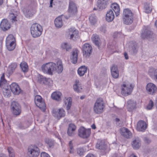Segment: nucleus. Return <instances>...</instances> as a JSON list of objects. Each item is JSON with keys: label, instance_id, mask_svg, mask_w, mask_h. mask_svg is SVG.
<instances>
[{"label": "nucleus", "instance_id": "1", "mask_svg": "<svg viewBox=\"0 0 157 157\" xmlns=\"http://www.w3.org/2000/svg\"><path fill=\"white\" fill-rule=\"evenodd\" d=\"M42 31L41 26L37 23L33 24L30 28L31 34L34 38L40 36L42 34Z\"/></svg>", "mask_w": 157, "mask_h": 157}, {"label": "nucleus", "instance_id": "2", "mask_svg": "<svg viewBox=\"0 0 157 157\" xmlns=\"http://www.w3.org/2000/svg\"><path fill=\"white\" fill-rule=\"evenodd\" d=\"M134 86L132 83H124L121 86V93L122 95L127 96L131 94Z\"/></svg>", "mask_w": 157, "mask_h": 157}, {"label": "nucleus", "instance_id": "3", "mask_svg": "<svg viewBox=\"0 0 157 157\" xmlns=\"http://www.w3.org/2000/svg\"><path fill=\"white\" fill-rule=\"evenodd\" d=\"M105 107L104 103L102 98H98L94 106V112L97 114H100L103 111Z\"/></svg>", "mask_w": 157, "mask_h": 157}, {"label": "nucleus", "instance_id": "4", "mask_svg": "<svg viewBox=\"0 0 157 157\" xmlns=\"http://www.w3.org/2000/svg\"><path fill=\"white\" fill-rule=\"evenodd\" d=\"M56 63L52 62H49L43 64L41 67L42 71L45 73L50 75H53V72L55 70V67Z\"/></svg>", "mask_w": 157, "mask_h": 157}, {"label": "nucleus", "instance_id": "5", "mask_svg": "<svg viewBox=\"0 0 157 157\" xmlns=\"http://www.w3.org/2000/svg\"><path fill=\"white\" fill-rule=\"evenodd\" d=\"M6 80L4 77L2 76L0 80V86H2V91L4 95L6 97H9L10 95V89L9 86L7 83H5Z\"/></svg>", "mask_w": 157, "mask_h": 157}, {"label": "nucleus", "instance_id": "6", "mask_svg": "<svg viewBox=\"0 0 157 157\" xmlns=\"http://www.w3.org/2000/svg\"><path fill=\"white\" fill-rule=\"evenodd\" d=\"M10 109L12 114L16 116L20 115L21 112V107L20 104L17 102L13 101L12 102Z\"/></svg>", "mask_w": 157, "mask_h": 157}, {"label": "nucleus", "instance_id": "7", "mask_svg": "<svg viewBox=\"0 0 157 157\" xmlns=\"http://www.w3.org/2000/svg\"><path fill=\"white\" fill-rule=\"evenodd\" d=\"M28 154L30 157H37L39 155V148L35 145H31L28 148Z\"/></svg>", "mask_w": 157, "mask_h": 157}, {"label": "nucleus", "instance_id": "8", "mask_svg": "<svg viewBox=\"0 0 157 157\" xmlns=\"http://www.w3.org/2000/svg\"><path fill=\"white\" fill-rule=\"evenodd\" d=\"M82 50L83 56L88 58L90 56L92 53V48L89 44L85 43L83 45Z\"/></svg>", "mask_w": 157, "mask_h": 157}, {"label": "nucleus", "instance_id": "9", "mask_svg": "<svg viewBox=\"0 0 157 157\" xmlns=\"http://www.w3.org/2000/svg\"><path fill=\"white\" fill-rule=\"evenodd\" d=\"M35 103L36 105L43 111L45 109L46 105L42 97L39 95H36L34 98Z\"/></svg>", "mask_w": 157, "mask_h": 157}, {"label": "nucleus", "instance_id": "10", "mask_svg": "<svg viewBox=\"0 0 157 157\" xmlns=\"http://www.w3.org/2000/svg\"><path fill=\"white\" fill-rule=\"evenodd\" d=\"M78 135L82 137H88L91 134L90 129H86L83 126H81L78 129Z\"/></svg>", "mask_w": 157, "mask_h": 157}, {"label": "nucleus", "instance_id": "11", "mask_svg": "<svg viewBox=\"0 0 157 157\" xmlns=\"http://www.w3.org/2000/svg\"><path fill=\"white\" fill-rule=\"evenodd\" d=\"M53 115L58 120L65 116V112L63 108L57 110L53 109L52 111Z\"/></svg>", "mask_w": 157, "mask_h": 157}, {"label": "nucleus", "instance_id": "12", "mask_svg": "<svg viewBox=\"0 0 157 157\" xmlns=\"http://www.w3.org/2000/svg\"><path fill=\"white\" fill-rule=\"evenodd\" d=\"M153 32L148 27H145L141 33V37L143 39H149L152 36Z\"/></svg>", "mask_w": 157, "mask_h": 157}, {"label": "nucleus", "instance_id": "13", "mask_svg": "<svg viewBox=\"0 0 157 157\" xmlns=\"http://www.w3.org/2000/svg\"><path fill=\"white\" fill-rule=\"evenodd\" d=\"M146 89L149 94L153 95L157 92V87L154 84L150 83L147 84Z\"/></svg>", "mask_w": 157, "mask_h": 157}, {"label": "nucleus", "instance_id": "14", "mask_svg": "<svg viewBox=\"0 0 157 157\" xmlns=\"http://www.w3.org/2000/svg\"><path fill=\"white\" fill-rule=\"evenodd\" d=\"M11 91L15 95H18L21 91V89L17 84L15 82L9 85Z\"/></svg>", "mask_w": 157, "mask_h": 157}, {"label": "nucleus", "instance_id": "15", "mask_svg": "<svg viewBox=\"0 0 157 157\" xmlns=\"http://www.w3.org/2000/svg\"><path fill=\"white\" fill-rule=\"evenodd\" d=\"M0 27L2 30L5 31L10 28V25L6 19H3L1 22Z\"/></svg>", "mask_w": 157, "mask_h": 157}, {"label": "nucleus", "instance_id": "16", "mask_svg": "<svg viewBox=\"0 0 157 157\" xmlns=\"http://www.w3.org/2000/svg\"><path fill=\"white\" fill-rule=\"evenodd\" d=\"M120 132L121 135L124 137L132 136V133L128 129L124 127L120 129Z\"/></svg>", "mask_w": 157, "mask_h": 157}, {"label": "nucleus", "instance_id": "17", "mask_svg": "<svg viewBox=\"0 0 157 157\" xmlns=\"http://www.w3.org/2000/svg\"><path fill=\"white\" fill-rule=\"evenodd\" d=\"M68 12L72 14H75L77 12V9L76 4L73 2H69Z\"/></svg>", "mask_w": 157, "mask_h": 157}, {"label": "nucleus", "instance_id": "18", "mask_svg": "<svg viewBox=\"0 0 157 157\" xmlns=\"http://www.w3.org/2000/svg\"><path fill=\"white\" fill-rule=\"evenodd\" d=\"M78 52L79 51L77 49L73 50L72 52V54L70 57V59L72 63L75 64L77 62Z\"/></svg>", "mask_w": 157, "mask_h": 157}, {"label": "nucleus", "instance_id": "19", "mask_svg": "<svg viewBox=\"0 0 157 157\" xmlns=\"http://www.w3.org/2000/svg\"><path fill=\"white\" fill-rule=\"evenodd\" d=\"M147 126L145 122L143 121H139L137 124L136 128L139 131H144L146 128Z\"/></svg>", "mask_w": 157, "mask_h": 157}, {"label": "nucleus", "instance_id": "20", "mask_svg": "<svg viewBox=\"0 0 157 157\" xmlns=\"http://www.w3.org/2000/svg\"><path fill=\"white\" fill-rule=\"evenodd\" d=\"M148 73L149 75L157 82V68H151L149 69Z\"/></svg>", "mask_w": 157, "mask_h": 157}, {"label": "nucleus", "instance_id": "21", "mask_svg": "<svg viewBox=\"0 0 157 157\" xmlns=\"http://www.w3.org/2000/svg\"><path fill=\"white\" fill-rule=\"evenodd\" d=\"M108 3V0H98V7L100 10L105 8Z\"/></svg>", "mask_w": 157, "mask_h": 157}, {"label": "nucleus", "instance_id": "22", "mask_svg": "<svg viewBox=\"0 0 157 157\" xmlns=\"http://www.w3.org/2000/svg\"><path fill=\"white\" fill-rule=\"evenodd\" d=\"M114 18V15L113 11L110 10L106 14L105 20L108 22L112 21Z\"/></svg>", "mask_w": 157, "mask_h": 157}, {"label": "nucleus", "instance_id": "23", "mask_svg": "<svg viewBox=\"0 0 157 157\" xmlns=\"http://www.w3.org/2000/svg\"><path fill=\"white\" fill-rule=\"evenodd\" d=\"M55 69L54 71H56L58 73H61L63 70V67L62 62L60 60H59L57 62V65L56 64V66L55 67Z\"/></svg>", "mask_w": 157, "mask_h": 157}, {"label": "nucleus", "instance_id": "24", "mask_svg": "<svg viewBox=\"0 0 157 157\" xmlns=\"http://www.w3.org/2000/svg\"><path fill=\"white\" fill-rule=\"evenodd\" d=\"M92 39L93 42L95 45L98 47L100 46L101 43L98 35L96 34H93L92 37Z\"/></svg>", "mask_w": 157, "mask_h": 157}, {"label": "nucleus", "instance_id": "25", "mask_svg": "<svg viewBox=\"0 0 157 157\" xmlns=\"http://www.w3.org/2000/svg\"><path fill=\"white\" fill-rule=\"evenodd\" d=\"M129 50L132 54L133 55L136 54L138 51L137 44L135 43H133L129 48Z\"/></svg>", "mask_w": 157, "mask_h": 157}, {"label": "nucleus", "instance_id": "26", "mask_svg": "<svg viewBox=\"0 0 157 157\" xmlns=\"http://www.w3.org/2000/svg\"><path fill=\"white\" fill-rule=\"evenodd\" d=\"M76 126L73 124H70L69 125V127L67 131V134L70 136H72L74 134V132L76 129Z\"/></svg>", "mask_w": 157, "mask_h": 157}, {"label": "nucleus", "instance_id": "27", "mask_svg": "<svg viewBox=\"0 0 157 157\" xmlns=\"http://www.w3.org/2000/svg\"><path fill=\"white\" fill-rule=\"evenodd\" d=\"M54 23L56 27L57 28L61 27L63 25V23L61 16H59L55 19Z\"/></svg>", "mask_w": 157, "mask_h": 157}, {"label": "nucleus", "instance_id": "28", "mask_svg": "<svg viewBox=\"0 0 157 157\" xmlns=\"http://www.w3.org/2000/svg\"><path fill=\"white\" fill-rule=\"evenodd\" d=\"M111 7L113 10H112L114 12L116 16H118L119 15L120 11L119 5L116 3H113L111 5Z\"/></svg>", "mask_w": 157, "mask_h": 157}, {"label": "nucleus", "instance_id": "29", "mask_svg": "<svg viewBox=\"0 0 157 157\" xmlns=\"http://www.w3.org/2000/svg\"><path fill=\"white\" fill-rule=\"evenodd\" d=\"M61 93L59 92H55L52 94L51 97L53 99L59 101L61 100Z\"/></svg>", "mask_w": 157, "mask_h": 157}, {"label": "nucleus", "instance_id": "30", "mask_svg": "<svg viewBox=\"0 0 157 157\" xmlns=\"http://www.w3.org/2000/svg\"><path fill=\"white\" fill-rule=\"evenodd\" d=\"M132 147L134 149H138L140 147L141 143L139 139H135L132 144Z\"/></svg>", "mask_w": 157, "mask_h": 157}, {"label": "nucleus", "instance_id": "31", "mask_svg": "<svg viewBox=\"0 0 157 157\" xmlns=\"http://www.w3.org/2000/svg\"><path fill=\"white\" fill-rule=\"evenodd\" d=\"M74 90L77 92H81L82 89L81 85L79 83L78 80H76L75 84L73 86Z\"/></svg>", "mask_w": 157, "mask_h": 157}, {"label": "nucleus", "instance_id": "32", "mask_svg": "<svg viewBox=\"0 0 157 157\" xmlns=\"http://www.w3.org/2000/svg\"><path fill=\"white\" fill-rule=\"evenodd\" d=\"M133 17V14L131 10L128 9H124L123 13V17H125L126 18L127 17Z\"/></svg>", "mask_w": 157, "mask_h": 157}, {"label": "nucleus", "instance_id": "33", "mask_svg": "<svg viewBox=\"0 0 157 157\" xmlns=\"http://www.w3.org/2000/svg\"><path fill=\"white\" fill-rule=\"evenodd\" d=\"M96 147L99 149H104L106 148V145L103 141L98 140Z\"/></svg>", "mask_w": 157, "mask_h": 157}, {"label": "nucleus", "instance_id": "34", "mask_svg": "<svg viewBox=\"0 0 157 157\" xmlns=\"http://www.w3.org/2000/svg\"><path fill=\"white\" fill-rule=\"evenodd\" d=\"M87 70V67L85 66H82L78 68V73L80 76H82L86 72Z\"/></svg>", "mask_w": 157, "mask_h": 157}, {"label": "nucleus", "instance_id": "35", "mask_svg": "<svg viewBox=\"0 0 157 157\" xmlns=\"http://www.w3.org/2000/svg\"><path fill=\"white\" fill-rule=\"evenodd\" d=\"M69 30V34L70 35V38L74 40V39L73 38L75 37V38L78 36V32L76 30H72L71 29H70Z\"/></svg>", "mask_w": 157, "mask_h": 157}, {"label": "nucleus", "instance_id": "36", "mask_svg": "<svg viewBox=\"0 0 157 157\" xmlns=\"http://www.w3.org/2000/svg\"><path fill=\"white\" fill-rule=\"evenodd\" d=\"M17 66V64L16 63H12L9 65L8 71L9 74H11L15 70Z\"/></svg>", "mask_w": 157, "mask_h": 157}, {"label": "nucleus", "instance_id": "37", "mask_svg": "<svg viewBox=\"0 0 157 157\" xmlns=\"http://www.w3.org/2000/svg\"><path fill=\"white\" fill-rule=\"evenodd\" d=\"M145 12L147 13H151L152 10V8L151 7V4L147 3H145L144 7Z\"/></svg>", "mask_w": 157, "mask_h": 157}, {"label": "nucleus", "instance_id": "38", "mask_svg": "<svg viewBox=\"0 0 157 157\" xmlns=\"http://www.w3.org/2000/svg\"><path fill=\"white\" fill-rule=\"evenodd\" d=\"M123 21L124 24L126 25H130L131 24L133 21V17H127L126 18L125 17H123Z\"/></svg>", "mask_w": 157, "mask_h": 157}, {"label": "nucleus", "instance_id": "39", "mask_svg": "<svg viewBox=\"0 0 157 157\" xmlns=\"http://www.w3.org/2000/svg\"><path fill=\"white\" fill-rule=\"evenodd\" d=\"M64 103L66 105V109L67 110L70 109L72 103V99L71 98L69 97L67 98L64 100Z\"/></svg>", "mask_w": 157, "mask_h": 157}, {"label": "nucleus", "instance_id": "40", "mask_svg": "<svg viewBox=\"0 0 157 157\" xmlns=\"http://www.w3.org/2000/svg\"><path fill=\"white\" fill-rule=\"evenodd\" d=\"M136 106V102L132 100H130L127 101V106L131 109H133Z\"/></svg>", "mask_w": 157, "mask_h": 157}, {"label": "nucleus", "instance_id": "41", "mask_svg": "<svg viewBox=\"0 0 157 157\" xmlns=\"http://www.w3.org/2000/svg\"><path fill=\"white\" fill-rule=\"evenodd\" d=\"M9 43H15V38L12 35H9L6 38V44Z\"/></svg>", "mask_w": 157, "mask_h": 157}, {"label": "nucleus", "instance_id": "42", "mask_svg": "<svg viewBox=\"0 0 157 157\" xmlns=\"http://www.w3.org/2000/svg\"><path fill=\"white\" fill-rule=\"evenodd\" d=\"M20 66L23 72H25L28 71V66L26 63L25 62H21L20 64Z\"/></svg>", "mask_w": 157, "mask_h": 157}, {"label": "nucleus", "instance_id": "43", "mask_svg": "<svg viewBox=\"0 0 157 157\" xmlns=\"http://www.w3.org/2000/svg\"><path fill=\"white\" fill-rule=\"evenodd\" d=\"M24 13L27 17H32L34 13L33 10L27 9L25 11H24Z\"/></svg>", "mask_w": 157, "mask_h": 157}, {"label": "nucleus", "instance_id": "44", "mask_svg": "<svg viewBox=\"0 0 157 157\" xmlns=\"http://www.w3.org/2000/svg\"><path fill=\"white\" fill-rule=\"evenodd\" d=\"M89 19L90 23L92 25H94L97 21L96 17L94 14H91L89 17Z\"/></svg>", "mask_w": 157, "mask_h": 157}, {"label": "nucleus", "instance_id": "45", "mask_svg": "<svg viewBox=\"0 0 157 157\" xmlns=\"http://www.w3.org/2000/svg\"><path fill=\"white\" fill-rule=\"evenodd\" d=\"M16 43H9L6 44V46L7 49L10 51L13 50L15 48Z\"/></svg>", "mask_w": 157, "mask_h": 157}, {"label": "nucleus", "instance_id": "46", "mask_svg": "<svg viewBox=\"0 0 157 157\" xmlns=\"http://www.w3.org/2000/svg\"><path fill=\"white\" fill-rule=\"evenodd\" d=\"M61 47L63 49H65L67 51H69L71 48V45L67 43H62L61 45Z\"/></svg>", "mask_w": 157, "mask_h": 157}, {"label": "nucleus", "instance_id": "47", "mask_svg": "<svg viewBox=\"0 0 157 157\" xmlns=\"http://www.w3.org/2000/svg\"><path fill=\"white\" fill-rule=\"evenodd\" d=\"M45 142L48 144L49 147H51L54 146V141L49 138H46L45 139Z\"/></svg>", "mask_w": 157, "mask_h": 157}, {"label": "nucleus", "instance_id": "48", "mask_svg": "<svg viewBox=\"0 0 157 157\" xmlns=\"http://www.w3.org/2000/svg\"><path fill=\"white\" fill-rule=\"evenodd\" d=\"M45 77L43 76L39 75L37 77V81L40 84H43Z\"/></svg>", "mask_w": 157, "mask_h": 157}, {"label": "nucleus", "instance_id": "49", "mask_svg": "<svg viewBox=\"0 0 157 157\" xmlns=\"http://www.w3.org/2000/svg\"><path fill=\"white\" fill-rule=\"evenodd\" d=\"M7 150L9 153L10 157H14L15 155L14 151L12 147H8L7 148Z\"/></svg>", "mask_w": 157, "mask_h": 157}, {"label": "nucleus", "instance_id": "50", "mask_svg": "<svg viewBox=\"0 0 157 157\" xmlns=\"http://www.w3.org/2000/svg\"><path fill=\"white\" fill-rule=\"evenodd\" d=\"M154 106V103L151 100H150L147 107V109L148 110L151 109Z\"/></svg>", "mask_w": 157, "mask_h": 157}, {"label": "nucleus", "instance_id": "51", "mask_svg": "<svg viewBox=\"0 0 157 157\" xmlns=\"http://www.w3.org/2000/svg\"><path fill=\"white\" fill-rule=\"evenodd\" d=\"M52 82L51 79L50 78H47L45 77V79L44 80L43 84L46 85H48Z\"/></svg>", "mask_w": 157, "mask_h": 157}, {"label": "nucleus", "instance_id": "52", "mask_svg": "<svg viewBox=\"0 0 157 157\" xmlns=\"http://www.w3.org/2000/svg\"><path fill=\"white\" fill-rule=\"evenodd\" d=\"M77 150L78 154L80 156L83 155L84 152V150L82 148H78Z\"/></svg>", "mask_w": 157, "mask_h": 157}, {"label": "nucleus", "instance_id": "53", "mask_svg": "<svg viewBox=\"0 0 157 157\" xmlns=\"http://www.w3.org/2000/svg\"><path fill=\"white\" fill-rule=\"evenodd\" d=\"M111 74L112 76L114 78H117L119 76L118 71H112Z\"/></svg>", "mask_w": 157, "mask_h": 157}, {"label": "nucleus", "instance_id": "54", "mask_svg": "<svg viewBox=\"0 0 157 157\" xmlns=\"http://www.w3.org/2000/svg\"><path fill=\"white\" fill-rule=\"evenodd\" d=\"M100 31L102 33H105L106 32V27L105 25H103L100 28Z\"/></svg>", "mask_w": 157, "mask_h": 157}, {"label": "nucleus", "instance_id": "55", "mask_svg": "<svg viewBox=\"0 0 157 157\" xmlns=\"http://www.w3.org/2000/svg\"><path fill=\"white\" fill-rule=\"evenodd\" d=\"M41 157H50L48 154L44 152H42L41 153Z\"/></svg>", "mask_w": 157, "mask_h": 157}, {"label": "nucleus", "instance_id": "56", "mask_svg": "<svg viewBox=\"0 0 157 157\" xmlns=\"http://www.w3.org/2000/svg\"><path fill=\"white\" fill-rule=\"evenodd\" d=\"M117 66L115 65H113L111 69V72L112 71H117Z\"/></svg>", "mask_w": 157, "mask_h": 157}, {"label": "nucleus", "instance_id": "57", "mask_svg": "<svg viewBox=\"0 0 157 157\" xmlns=\"http://www.w3.org/2000/svg\"><path fill=\"white\" fill-rule=\"evenodd\" d=\"M10 15L12 17V22H15L16 21V16H14V14L13 13H12L10 14Z\"/></svg>", "mask_w": 157, "mask_h": 157}, {"label": "nucleus", "instance_id": "58", "mask_svg": "<svg viewBox=\"0 0 157 157\" xmlns=\"http://www.w3.org/2000/svg\"><path fill=\"white\" fill-rule=\"evenodd\" d=\"M144 141L145 143L147 144H149L151 142V140L149 138H144Z\"/></svg>", "mask_w": 157, "mask_h": 157}, {"label": "nucleus", "instance_id": "59", "mask_svg": "<svg viewBox=\"0 0 157 157\" xmlns=\"http://www.w3.org/2000/svg\"><path fill=\"white\" fill-rule=\"evenodd\" d=\"M124 57H125V58L126 59H128V54H127V53L126 52H125L124 53Z\"/></svg>", "mask_w": 157, "mask_h": 157}, {"label": "nucleus", "instance_id": "60", "mask_svg": "<svg viewBox=\"0 0 157 157\" xmlns=\"http://www.w3.org/2000/svg\"><path fill=\"white\" fill-rule=\"evenodd\" d=\"M86 157H95L92 154H88Z\"/></svg>", "mask_w": 157, "mask_h": 157}, {"label": "nucleus", "instance_id": "61", "mask_svg": "<svg viewBox=\"0 0 157 157\" xmlns=\"http://www.w3.org/2000/svg\"><path fill=\"white\" fill-rule=\"evenodd\" d=\"M92 128L93 129H95L96 128V126L94 124H93L91 126Z\"/></svg>", "mask_w": 157, "mask_h": 157}, {"label": "nucleus", "instance_id": "62", "mask_svg": "<svg viewBox=\"0 0 157 157\" xmlns=\"http://www.w3.org/2000/svg\"><path fill=\"white\" fill-rule=\"evenodd\" d=\"M0 157H6L5 155L3 154H0Z\"/></svg>", "mask_w": 157, "mask_h": 157}, {"label": "nucleus", "instance_id": "63", "mask_svg": "<svg viewBox=\"0 0 157 157\" xmlns=\"http://www.w3.org/2000/svg\"><path fill=\"white\" fill-rule=\"evenodd\" d=\"M129 157H137L136 156L134 155V154H132Z\"/></svg>", "mask_w": 157, "mask_h": 157}, {"label": "nucleus", "instance_id": "64", "mask_svg": "<svg viewBox=\"0 0 157 157\" xmlns=\"http://www.w3.org/2000/svg\"><path fill=\"white\" fill-rule=\"evenodd\" d=\"M115 121L117 123L119 122L120 121V119H119L118 118H116L115 119Z\"/></svg>", "mask_w": 157, "mask_h": 157}]
</instances>
